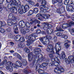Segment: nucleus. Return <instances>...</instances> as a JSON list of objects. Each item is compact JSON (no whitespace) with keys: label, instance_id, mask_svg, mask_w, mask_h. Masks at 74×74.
<instances>
[{"label":"nucleus","instance_id":"obj_29","mask_svg":"<svg viewBox=\"0 0 74 74\" xmlns=\"http://www.w3.org/2000/svg\"><path fill=\"white\" fill-rule=\"evenodd\" d=\"M24 51L27 53H30V50L27 48H25L24 49Z\"/></svg>","mask_w":74,"mask_h":74},{"label":"nucleus","instance_id":"obj_57","mask_svg":"<svg viewBox=\"0 0 74 74\" xmlns=\"http://www.w3.org/2000/svg\"><path fill=\"white\" fill-rule=\"evenodd\" d=\"M62 34H63L62 33H60V36H62Z\"/></svg>","mask_w":74,"mask_h":74},{"label":"nucleus","instance_id":"obj_2","mask_svg":"<svg viewBox=\"0 0 74 74\" xmlns=\"http://www.w3.org/2000/svg\"><path fill=\"white\" fill-rule=\"evenodd\" d=\"M41 33V30L38 29L36 31V34H34L31 35H30L28 37V40L27 41V45L29 46L30 44H32L35 40H36V37H37L38 34H40Z\"/></svg>","mask_w":74,"mask_h":74},{"label":"nucleus","instance_id":"obj_53","mask_svg":"<svg viewBox=\"0 0 74 74\" xmlns=\"http://www.w3.org/2000/svg\"><path fill=\"white\" fill-rule=\"evenodd\" d=\"M72 44L73 45V48H74V40L73 41Z\"/></svg>","mask_w":74,"mask_h":74},{"label":"nucleus","instance_id":"obj_28","mask_svg":"<svg viewBox=\"0 0 74 74\" xmlns=\"http://www.w3.org/2000/svg\"><path fill=\"white\" fill-rule=\"evenodd\" d=\"M38 11V9L37 8H35L34 10V12L35 14H37Z\"/></svg>","mask_w":74,"mask_h":74},{"label":"nucleus","instance_id":"obj_17","mask_svg":"<svg viewBox=\"0 0 74 74\" xmlns=\"http://www.w3.org/2000/svg\"><path fill=\"white\" fill-rule=\"evenodd\" d=\"M2 26H4V24H3L2 22L0 21V27H2ZM0 32L4 33L5 32V30L3 28H0Z\"/></svg>","mask_w":74,"mask_h":74},{"label":"nucleus","instance_id":"obj_23","mask_svg":"<svg viewBox=\"0 0 74 74\" xmlns=\"http://www.w3.org/2000/svg\"><path fill=\"white\" fill-rule=\"evenodd\" d=\"M26 29H24L23 28H21V33L23 34H25L26 33Z\"/></svg>","mask_w":74,"mask_h":74},{"label":"nucleus","instance_id":"obj_32","mask_svg":"<svg viewBox=\"0 0 74 74\" xmlns=\"http://www.w3.org/2000/svg\"><path fill=\"white\" fill-rule=\"evenodd\" d=\"M64 46L66 48H68L70 47V45H69L67 43H65L64 45Z\"/></svg>","mask_w":74,"mask_h":74},{"label":"nucleus","instance_id":"obj_60","mask_svg":"<svg viewBox=\"0 0 74 74\" xmlns=\"http://www.w3.org/2000/svg\"><path fill=\"white\" fill-rule=\"evenodd\" d=\"M31 31H33L34 30V28H32L31 29Z\"/></svg>","mask_w":74,"mask_h":74},{"label":"nucleus","instance_id":"obj_11","mask_svg":"<svg viewBox=\"0 0 74 74\" xmlns=\"http://www.w3.org/2000/svg\"><path fill=\"white\" fill-rule=\"evenodd\" d=\"M48 65V64L47 63H43L41 65L40 64H38L36 67V71H38L40 67H45L47 66Z\"/></svg>","mask_w":74,"mask_h":74},{"label":"nucleus","instance_id":"obj_21","mask_svg":"<svg viewBox=\"0 0 74 74\" xmlns=\"http://www.w3.org/2000/svg\"><path fill=\"white\" fill-rule=\"evenodd\" d=\"M32 54L33 53L32 52H31L29 54H28L29 60L30 62V61H31V60H32L33 58H32V57H31V56L33 57V56L32 55Z\"/></svg>","mask_w":74,"mask_h":74},{"label":"nucleus","instance_id":"obj_34","mask_svg":"<svg viewBox=\"0 0 74 74\" xmlns=\"http://www.w3.org/2000/svg\"><path fill=\"white\" fill-rule=\"evenodd\" d=\"M26 26L27 27H29L30 26V25L29 23L27 22L26 24Z\"/></svg>","mask_w":74,"mask_h":74},{"label":"nucleus","instance_id":"obj_51","mask_svg":"<svg viewBox=\"0 0 74 74\" xmlns=\"http://www.w3.org/2000/svg\"><path fill=\"white\" fill-rule=\"evenodd\" d=\"M14 33H16V34H18V32L16 31V30L14 31Z\"/></svg>","mask_w":74,"mask_h":74},{"label":"nucleus","instance_id":"obj_13","mask_svg":"<svg viewBox=\"0 0 74 74\" xmlns=\"http://www.w3.org/2000/svg\"><path fill=\"white\" fill-rule=\"evenodd\" d=\"M74 23L73 22H71L69 24H65L62 25V28L65 29H66L67 27H69L72 25H74Z\"/></svg>","mask_w":74,"mask_h":74},{"label":"nucleus","instance_id":"obj_1","mask_svg":"<svg viewBox=\"0 0 74 74\" xmlns=\"http://www.w3.org/2000/svg\"><path fill=\"white\" fill-rule=\"evenodd\" d=\"M48 48L47 50V51L49 52H51V53L49 55V56L51 58H52L51 61L52 62H51L49 64V66H56V67L59 66L60 65L59 63H60V62L58 59V57H60V56H59L57 54L58 57L55 56L53 57L54 54H55V51H54V50L53 48V47L52 45H48Z\"/></svg>","mask_w":74,"mask_h":74},{"label":"nucleus","instance_id":"obj_19","mask_svg":"<svg viewBox=\"0 0 74 74\" xmlns=\"http://www.w3.org/2000/svg\"><path fill=\"white\" fill-rule=\"evenodd\" d=\"M9 22H8V25H9V26H11L12 25H15L14 23H13L14 20H12V19H10L9 20Z\"/></svg>","mask_w":74,"mask_h":74},{"label":"nucleus","instance_id":"obj_18","mask_svg":"<svg viewBox=\"0 0 74 74\" xmlns=\"http://www.w3.org/2000/svg\"><path fill=\"white\" fill-rule=\"evenodd\" d=\"M53 32V29L48 28L47 30V33L48 34H51Z\"/></svg>","mask_w":74,"mask_h":74},{"label":"nucleus","instance_id":"obj_54","mask_svg":"<svg viewBox=\"0 0 74 74\" xmlns=\"http://www.w3.org/2000/svg\"><path fill=\"white\" fill-rule=\"evenodd\" d=\"M10 53H13L14 52V51L13 50H11L10 51Z\"/></svg>","mask_w":74,"mask_h":74},{"label":"nucleus","instance_id":"obj_8","mask_svg":"<svg viewBox=\"0 0 74 74\" xmlns=\"http://www.w3.org/2000/svg\"><path fill=\"white\" fill-rule=\"evenodd\" d=\"M62 48V46H61V42H59L58 43H56L55 45V47L54 49L56 51V53L59 56H60V55L59 53V52L60 51Z\"/></svg>","mask_w":74,"mask_h":74},{"label":"nucleus","instance_id":"obj_59","mask_svg":"<svg viewBox=\"0 0 74 74\" xmlns=\"http://www.w3.org/2000/svg\"><path fill=\"white\" fill-rule=\"evenodd\" d=\"M14 11H15V12H14V13H15V14H17V10H15Z\"/></svg>","mask_w":74,"mask_h":74},{"label":"nucleus","instance_id":"obj_39","mask_svg":"<svg viewBox=\"0 0 74 74\" xmlns=\"http://www.w3.org/2000/svg\"><path fill=\"white\" fill-rule=\"evenodd\" d=\"M62 38H65V39H67V38H68V36H67L65 35H62Z\"/></svg>","mask_w":74,"mask_h":74},{"label":"nucleus","instance_id":"obj_42","mask_svg":"<svg viewBox=\"0 0 74 74\" xmlns=\"http://www.w3.org/2000/svg\"><path fill=\"white\" fill-rule=\"evenodd\" d=\"M43 71H42V70H39L38 71V73H39V74H42V73H43Z\"/></svg>","mask_w":74,"mask_h":74},{"label":"nucleus","instance_id":"obj_4","mask_svg":"<svg viewBox=\"0 0 74 74\" xmlns=\"http://www.w3.org/2000/svg\"><path fill=\"white\" fill-rule=\"evenodd\" d=\"M51 36H47L40 38V41L43 45H48L49 44V40H51Z\"/></svg>","mask_w":74,"mask_h":74},{"label":"nucleus","instance_id":"obj_7","mask_svg":"<svg viewBox=\"0 0 74 74\" xmlns=\"http://www.w3.org/2000/svg\"><path fill=\"white\" fill-rule=\"evenodd\" d=\"M42 4L43 5H41L40 6V14H43V13H44V12H46L47 11V10H45V8H46L45 5L47 4V1L45 0L42 1Z\"/></svg>","mask_w":74,"mask_h":74},{"label":"nucleus","instance_id":"obj_50","mask_svg":"<svg viewBox=\"0 0 74 74\" xmlns=\"http://www.w3.org/2000/svg\"><path fill=\"white\" fill-rule=\"evenodd\" d=\"M3 2V0H0V4H2Z\"/></svg>","mask_w":74,"mask_h":74},{"label":"nucleus","instance_id":"obj_9","mask_svg":"<svg viewBox=\"0 0 74 74\" xmlns=\"http://www.w3.org/2000/svg\"><path fill=\"white\" fill-rule=\"evenodd\" d=\"M35 53L36 55L34 58H35V59H37V62L39 63L40 62H41L42 61L41 59L42 58V55L41 54H40L39 55H38L40 53L39 51H36L35 52Z\"/></svg>","mask_w":74,"mask_h":74},{"label":"nucleus","instance_id":"obj_61","mask_svg":"<svg viewBox=\"0 0 74 74\" xmlns=\"http://www.w3.org/2000/svg\"><path fill=\"white\" fill-rule=\"evenodd\" d=\"M39 5V4L38 3H37L36 4V6H37V7H38V6Z\"/></svg>","mask_w":74,"mask_h":74},{"label":"nucleus","instance_id":"obj_12","mask_svg":"<svg viewBox=\"0 0 74 74\" xmlns=\"http://www.w3.org/2000/svg\"><path fill=\"white\" fill-rule=\"evenodd\" d=\"M64 70L63 68H61L60 69L59 67H56L54 69V71L55 73H58V74H60L62 73H63Z\"/></svg>","mask_w":74,"mask_h":74},{"label":"nucleus","instance_id":"obj_52","mask_svg":"<svg viewBox=\"0 0 74 74\" xmlns=\"http://www.w3.org/2000/svg\"><path fill=\"white\" fill-rule=\"evenodd\" d=\"M60 33H58L56 34V35L57 36H60Z\"/></svg>","mask_w":74,"mask_h":74},{"label":"nucleus","instance_id":"obj_40","mask_svg":"<svg viewBox=\"0 0 74 74\" xmlns=\"http://www.w3.org/2000/svg\"><path fill=\"white\" fill-rule=\"evenodd\" d=\"M64 42H66V43L67 44V43H70L71 42L70 41H69L67 40H66L64 41Z\"/></svg>","mask_w":74,"mask_h":74},{"label":"nucleus","instance_id":"obj_56","mask_svg":"<svg viewBox=\"0 0 74 74\" xmlns=\"http://www.w3.org/2000/svg\"><path fill=\"white\" fill-rule=\"evenodd\" d=\"M0 74H5L3 73L2 71H0Z\"/></svg>","mask_w":74,"mask_h":74},{"label":"nucleus","instance_id":"obj_36","mask_svg":"<svg viewBox=\"0 0 74 74\" xmlns=\"http://www.w3.org/2000/svg\"><path fill=\"white\" fill-rule=\"evenodd\" d=\"M56 30H57L56 31V32H58V31L59 32L60 31H63V30H62V29L61 27H60L59 28V29H58V27H57L56 28Z\"/></svg>","mask_w":74,"mask_h":74},{"label":"nucleus","instance_id":"obj_33","mask_svg":"<svg viewBox=\"0 0 74 74\" xmlns=\"http://www.w3.org/2000/svg\"><path fill=\"white\" fill-rule=\"evenodd\" d=\"M69 0H65L64 2V3L65 5H67L69 3Z\"/></svg>","mask_w":74,"mask_h":74},{"label":"nucleus","instance_id":"obj_35","mask_svg":"<svg viewBox=\"0 0 74 74\" xmlns=\"http://www.w3.org/2000/svg\"><path fill=\"white\" fill-rule=\"evenodd\" d=\"M33 22H34L35 23H38L39 24H40V22L39 21H38L36 19L35 21H33Z\"/></svg>","mask_w":74,"mask_h":74},{"label":"nucleus","instance_id":"obj_44","mask_svg":"<svg viewBox=\"0 0 74 74\" xmlns=\"http://www.w3.org/2000/svg\"><path fill=\"white\" fill-rule=\"evenodd\" d=\"M17 25H16V26L14 27V30H18V28H17Z\"/></svg>","mask_w":74,"mask_h":74},{"label":"nucleus","instance_id":"obj_38","mask_svg":"<svg viewBox=\"0 0 74 74\" xmlns=\"http://www.w3.org/2000/svg\"><path fill=\"white\" fill-rule=\"evenodd\" d=\"M7 61L6 60H5L4 61H3V62H2V64H3V65H4V64H7Z\"/></svg>","mask_w":74,"mask_h":74},{"label":"nucleus","instance_id":"obj_15","mask_svg":"<svg viewBox=\"0 0 74 74\" xmlns=\"http://www.w3.org/2000/svg\"><path fill=\"white\" fill-rule=\"evenodd\" d=\"M38 14V16H42L43 18H44V19H48V17L50 16V15L46 14V13H43V14L42 15L39 14Z\"/></svg>","mask_w":74,"mask_h":74},{"label":"nucleus","instance_id":"obj_47","mask_svg":"<svg viewBox=\"0 0 74 74\" xmlns=\"http://www.w3.org/2000/svg\"><path fill=\"white\" fill-rule=\"evenodd\" d=\"M11 30V29L10 28H9L7 29V31L9 32H10V30Z\"/></svg>","mask_w":74,"mask_h":74},{"label":"nucleus","instance_id":"obj_46","mask_svg":"<svg viewBox=\"0 0 74 74\" xmlns=\"http://www.w3.org/2000/svg\"><path fill=\"white\" fill-rule=\"evenodd\" d=\"M18 46L20 48H22L23 46L22 44H19L18 45Z\"/></svg>","mask_w":74,"mask_h":74},{"label":"nucleus","instance_id":"obj_49","mask_svg":"<svg viewBox=\"0 0 74 74\" xmlns=\"http://www.w3.org/2000/svg\"><path fill=\"white\" fill-rule=\"evenodd\" d=\"M26 33L27 32H30V30H29V29H26Z\"/></svg>","mask_w":74,"mask_h":74},{"label":"nucleus","instance_id":"obj_27","mask_svg":"<svg viewBox=\"0 0 74 74\" xmlns=\"http://www.w3.org/2000/svg\"><path fill=\"white\" fill-rule=\"evenodd\" d=\"M21 37V36L20 35H17L14 38V39L15 40H18V38L20 39V38Z\"/></svg>","mask_w":74,"mask_h":74},{"label":"nucleus","instance_id":"obj_55","mask_svg":"<svg viewBox=\"0 0 74 74\" xmlns=\"http://www.w3.org/2000/svg\"><path fill=\"white\" fill-rule=\"evenodd\" d=\"M32 0H26L27 1V2H28L29 3V2L31 1Z\"/></svg>","mask_w":74,"mask_h":74},{"label":"nucleus","instance_id":"obj_63","mask_svg":"<svg viewBox=\"0 0 74 74\" xmlns=\"http://www.w3.org/2000/svg\"><path fill=\"white\" fill-rule=\"evenodd\" d=\"M59 11H60V10L59 9L58 10H57V12H59Z\"/></svg>","mask_w":74,"mask_h":74},{"label":"nucleus","instance_id":"obj_5","mask_svg":"<svg viewBox=\"0 0 74 74\" xmlns=\"http://www.w3.org/2000/svg\"><path fill=\"white\" fill-rule=\"evenodd\" d=\"M29 8L30 7L29 5H25V6L22 5L21 6V8L18 9V12L20 14H23V13L25 14L26 11L29 10Z\"/></svg>","mask_w":74,"mask_h":74},{"label":"nucleus","instance_id":"obj_16","mask_svg":"<svg viewBox=\"0 0 74 74\" xmlns=\"http://www.w3.org/2000/svg\"><path fill=\"white\" fill-rule=\"evenodd\" d=\"M43 24L45 25L43 27L44 30H46L47 29V27H52V26L49 24L48 23L44 22Z\"/></svg>","mask_w":74,"mask_h":74},{"label":"nucleus","instance_id":"obj_45","mask_svg":"<svg viewBox=\"0 0 74 74\" xmlns=\"http://www.w3.org/2000/svg\"><path fill=\"white\" fill-rule=\"evenodd\" d=\"M72 30L73 32H72L71 33L72 35H73V36L74 35V29H73Z\"/></svg>","mask_w":74,"mask_h":74},{"label":"nucleus","instance_id":"obj_14","mask_svg":"<svg viewBox=\"0 0 74 74\" xmlns=\"http://www.w3.org/2000/svg\"><path fill=\"white\" fill-rule=\"evenodd\" d=\"M58 5L60 6L62 5V0H52V2L53 4H55V3H56L57 2H58Z\"/></svg>","mask_w":74,"mask_h":74},{"label":"nucleus","instance_id":"obj_25","mask_svg":"<svg viewBox=\"0 0 74 74\" xmlns=\"http://www.w3.org/2000/svg\"><path fill=\"white\" fill-rule=\"evenodd\" d=\"M23 64L24 66H26L27 65V61L25 60H22Z\"/></svg>","mask_w":74,"mask_h":74},{"label":"nucleus","instance_id":"obj_3","mask_svg":"<svg viewBox=\"0 0 74 74\" xmlns=\"http://www.w3.org/2000/svg\"><path fill=\"white\" fill-rule=\"evenodd\" d=\"M8 64L6 67V69L7 70H9V71L11 72L13 71V69H12L13 67H14L15 68H17L18 67H20L22 66V64L21 63V62L19 61H17L16 62V64H12V63L11 62H8Z\"/></svg>","mask_w":74,"mask_h":74},{"label":"nucleus","instance_id":"obj_10","mask_svg":"<svg viewBox=\"0 0 74 74\" xmlns=\"http://www.w3.org/2000/svg\"><path fill=\"white\" fill-rule=\"evenodd\" d=\"M65 62L66 64H69V63H73L74 62V56H69L68 57V60L67 58H65Z\"/></svg>","mask_w":74,"mask_h":74},{"label":"nucleus","instance_id":"obj_30","mask_svg":"<svg viewBox=\"0 0 74 74\" xmlns=\"http://www.w3.org/2000/svg\"><path fill=\"white\" fill-rule=\"evenodd\" d=\"M18 41H19L20 42H24V41H25V39L23 37H21L19 38Z\"/></svg>","mask_w":74,"mask_h":74},{"label":"nucleus","instance_id":"obj_64","mask_svg":"<svg viewBox=\"0 0 74 74\" xmlns=\"http://www.w3.org/2000/svg\"><path fill=\"white\" fill-rule=\"evenodd\" d=\"M29 48H30V49H32V47H30Z\"/></svg>","mask_w":74,"mask_h":74},{"label":"nucleus","instance_id":"obj_43","mask_svg":"<svg viewBox=\"0 0 74 74\" xmlns=\"http://www.w3.org/2000/svg\"><path fill=\"white\" fill-rule=\"evenodd\" d=\"M53 40L54 42H56L57 40V38L56 36H54L53 38Z\"/></svg>","mask_w":74,"mask_h":74},{"label":"nucleus","instance_id":"obj_62","mask_svg":"<svg viewBox=\"0 0 74 74\" xmlns=\"http://www.w3.org/2000/svg\"><path fill=\"white\" fill-rule=\"evenodd\" d=\"M72 19L73 20V21H74V17H72Z\"/></svg>","mask_w":74,"mask_h":74},{"label":"nucleus","instance_id":"obj_37","mask_svg":"<svg viewBox=\"0 0 74 74\" xmlns=\"http://www.w3.org/2000/svg\"><path fill=\"white\" fill-rule=\"evenodd\" d=\"M34 13V11L32 10H30L29 11V14L30 15H32V14H33Z\"/></svg>","mask_w":74,"mask_h":74},{"label":"nucleus","instance_id":"obj_22","mask_svg":"<svg viewBox=\"0 0 74 74\" xmlns=\"http://www.w3.org/2000/svg\"><path fill=\"white\" fill-rule=\"evenodd\" d=\"M14 56H15L16 57H18V58L19 59H20V60H22V58L20 55H19L18 53H15L14 54Z\"/></svg>","mask_w":74,"mask_h":74},{"label":"nucleus","instance_id":"obj_26","mask_svg":"<svg viewBox=\"0 0 74 74\" xmlns=\"http://www.w3.org/2000/svg\"><path fill=\"white\" fill-rule=\"evenodd\" d=\"M61 55H62V59H64L66 58V55H65V53L64 51H62L61 52Z\"/></svg>","mask_w":74,"mask_h":74},{"label":"nucleus","instance_id":"obj_41","mask_svg":"<svg viewBox=\"0 0 74 74\" xmlns=\"http://www.w3.org/2000/svg\"><path fill=\"white\" fill-rule=\"evenodd\" d=\"M23 71L25 73H28V71L26 68L24 69Z\"/></svg>","mask_w":74,"mask_h":74},{"label":"nucleus","instance_id":"obj_48","mask_svg":"<svg viewBox=\"0 0 74 74\" xmlns=\"http://www.w3.org/2000/svg\"><path fill=\"white\" fill-rule=\"evenodd\" d=\"M3 10V9H2V8H1V6L0 5V13L1 12V11Z\"/></svg>","mask_w":74,"mask_h":74},{"label":"nucleus","instance_id":"obj_31","mask_svg":"<svg viewBox=\"0 0 74 74\" xmlns=\"http://www.w3.org/2000/svg\"><path fill=\"white\" fill-rule=\"evenodd\" d=\"M29 4H30V5H34L35 3H34V1L31 0L29 2Z\"/></svg>","mask_w":74,"mask_h":74},{"label":"nucleus","instance_id":"obj_20","mask_svg":"<svg viewBox=\"0 0 74 74\" xmlns=\"http://www.w3.org/2000/svg\"><path fill=\"white\" fill-rule=\"evenodd\" d=\"M8 17L10 18V17H12V20H13V22H15L16 21V18L15 16H14L13 14H10L9 15Z\"/></svg>","mask_w":74,"mask_h":74},{"label":"nucleus","instance_id":"obj_6","mask_svg":"<svg viewBox=\"0 0 74 74\" xmlns=\"http://www.w3.org/2000/svg\"><path fill=\"white\" fill-rule=\"evenodd\" d=\"M7 3H11V4H9L8 5V7H10L12 5H18L21 6V3L19 2V0H6Z\"/></svg>","mask_w":74,"mask_h":74},{"label":"nucleus","instance_id":"obj_58","mask_svg":"<svg viewBox=\"0 0 74 74\" xmlns=\"http://www.w3.org/2000/svg\"><path fill=\"white\" fill-rule=\"evenodd\" d=\"M10 43L11 44V45H14V42H10Z\"/></svg>","mask_w":74,"mask_h":74},{"label":"nucleus","instance_id":"obj_24","mask_svg":"<svg viewBox=\"0 0 74 74\" xmlns=\"http://www.w3.org/2000/svg\"><path fill=\"white\" fill-rule=\"evenodd\" d=\"M70 8V11H71V12H74V7L71 5H69Z\"/></svg>","mask_w":74,"mask_h":74}]
</instances>
